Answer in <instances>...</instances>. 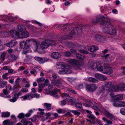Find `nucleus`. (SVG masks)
<instances>
[{"label": "nucleus", "instance_id": "20", "mask_svg": "<svg viewBox=\"0 0 125 125\" xmlns=\"http://www.w3.org/2000/svg\"><path fill=\"white\" fill-rule=\"evenodd\" d=\"M61 56V54L57 52H53L51 54V56L52 58L57 59L60 58Z\"/></svg>", "mask_w": 125, "mask_h": 125}, {"label": "nucleus", "instance_id": "60", "mask_svg": "<svg viewBox=\"0 0 125 125\" xmlns=\"http://www.w3.org/2000/svg\"><path fill=\"white\" fill-rule=\"evenodd\" d=\"M25 116V115L23 113H21L18 115L17 117L19 118H22Z\"/></svg>", "mask_w": 125, "mask_h": 125}, {"label": "nucleus", "instance_id": "28", "mask_svg": "<svg viewBox=\"0 0 125 125\" xmlns=\"http://www.w3.org/2000/svg\"><path fill=\"white\" fill-rule=\"evenodd\" d=\"M51 104L49 103H45L44 104V108L46 110H49L51 109Z\"/></svg>", "mask_w": 125, "mask_h": 125}, {"label": "nucleus", "instance_id": "23", "mask_svg": "<svg viewBox=\"0 0 125 125\" xmlns=\"http://www.w3.org/2000/svg\"><path fill=\"white\" fill-rule=\"evenodd\" d=\"M8 19L10 21H12L13 20V18L11 16H5L2 19L3 21H6L7 19Z\"/></svg>", "mask_w": 125, "mask_h": 125}, {"label": "nucleus", "instance_id": "13", "mask_svg": "<svg viewBox=\"0 0 125 125\" xmlns=\"http://www.w3.org/2000/svg\"><path fill=\"white\" fill-rule=\"evenodd\" d=\"M62 83L61 80L60 79H52L51 80V83L56 87L60 86L62 84Z\"/></svg>", "mask_w": 125, "mask_h": 125}, {"label": "nucleus", "instance_id": "48", "mask_svg": "<svg viewBox=\"0 0 125 125\" xmlns=\"http://www.w3.org/2000/svg\"><path fill=\"white\" fill-rule=\"evenodd\" d=\"M75 115L78 116L80 114V112L78 111L77 110H72L71 111Z\"/></svg>", "mask_w": 125, "mask_h": 125}, {"label": "nucleus", "instance_id": "29", "mask_svg": "<svg viewBox=\"0 0 125 125\" xmlns=\"http://www.w3.org/2000/svg\"><path fill=\"white\" fill-rule=\"evenodd\" d=\"M39 69L38 68L35 67L32 70L30 71V73L31 74H34V76H36L37 72L39 71Z\"/></svg>", "mask_w": 125, "mask_h": 125}, {"label": "nucleus", "instance_id": "15", "mask_svg": "<svg viewBox=\"0 0 125 125\" xmlns=\"http://www.w3.org/2000/svg\"><path fill=\"white\" fill-rule=\"evenodd\" d=\"M17 43L15 40H11L8 43L5 44V45L9 47H12L15 46Z\"/></svg>", "mask_w": 125, "mask_h": 125}, {"label": "nucleus", "instance_id": "17", "mask_svg": "<svg viewBox=\"0 0 125 125\" xmlns=\"http://www.w3.org/2000/svg\"><path fill=\"white\" fill-rule=\"evenodd\" d=\"M19 37L20 38H27L29 37V33L27 31H24L19 33Z\"/></svg>", "mask_w": 125, "mask_h": 125}, {"label": "nucleus", "instance_id": "49", "mask_svg": "<svg viewBox=\"0 0 125 125\" xmlns=\"http://www.w3.org/2000/svg\"><path fill=\"white\" fill-rule=\"evenodd\" d=\"M45 79L43 77L38 78L37 79V81L38 83H41L42 82L44 81L45 80Z\"/></svg>", "mask_w": 125, "mask_h": 125}, {"label": "nucleus", "instance_id": "33", "mask_svg": "<svg viewBox=\"0 0 125 125\" xmlns=\"http://www.w3.org/2000/svg\"><path fill=\"white\" fill-rule=\"evenodd\" d=\"M10 113L8 112H2L1 113V117H8L10 116Z\"/></svg>", "mask_w": 125, "mask_h": 125}, {"label": "nucleus", "instance_id": "30", "mask_svg": "<svg viewBox=\"0 0 125 125\" xmlns=\"http://www.w3.org/2000/svg\"><path fill=\"white\" fill-rule=\"evenodd\" d=\"M105 91V90L104 87H101L99 88L97 91L96 94L98 95H99L103 94Z\"/></svg>", "mask_w": 125, "mask_h": 125}, {"label": "nucleus", "instance_id": "16", "mask_svg": "<svg viewBox=\"0 0 125 125\" xmlns=\"http://www.w3.org/2000/svg\"><path fill=\"white\" fill-rule=\"evenodd\" d=\"M104 69V65L100 62H97V66L96 70L100 72L103 71Z\"/></svg>", "mask_w": 125, "mask_h": 125}, {"label": "nucleus", "instance_id": "5", "mask_svg": "<svg viewBox=\"0 0 125 125\" xmlns=\"http://www.w3.org/2000/svg\"><path fill=\"white\" fill-rule=\"evenodd\" d=\"M82 29L81 28L76 27L73 29L70 33L69 36L70 37H72L76 33H79L82 32Z\"/></svg>", "mask_w": 125, "mask_h": 125}, {"label": "nucleus", "instance_id": "32", "mask_svg": "<svg viewBox=\"0 0 125 125\" xmlns=\"http://www.w3.org/2000/svg\"><path fill=\"white\" fill-rule=\"evenodd\" d=\"M113 84L112 82H107L105 83L104 87L108 88V90L109 91V89L111 88Z\"/></svg>", "mask_w": 125, "mask_h": 125}, {"label": "nucleus", "instance_id": "61", "mask_svg": "<svg viewBox=\"0 0 125 125\" xmlns=\"http://www.w3.org/2000/svg\"><path fill=\"white\" fill-rule=\"evenodd\" d=\"M27 121L26 119L25 118L21 120V122L23 123L24 125H26V123Z\"/></svg>", "mask_w": 125, "mask_h": 125}, {"label": "nucleus", "instance_id": "55", "mask_svg": "<svg viewBox=\"0 0 125 125\" xmlns=\"http://www.w3.org/2000/svg\"><path fill=\"white\" fill-rule=\"evenodd\" d=\"M49 45H55L56 43L53 40H51L49 41L48 42Z\"/></svg>", "mask_w": 125, "mask_h": 125}, {"label": "nucleus", "instance_id": "24", "mask_svg": "<svg viewBox=\"0 0 125 125\" xmlns=\"http://www.w3.org/2000/svg\"><path fill=\"white\" fill-rule=\"evenodd\" d=\"M76 108L78 109L79 111H83L82 104L81 103H77L75 104Z\"/></svg>", "mask_w": 125, "mask_h": 125}, {"label": "nucleus", "instance_id": "43", "mask_svg": "<svg viewBox=\"0 0 125 125\" xmlns=\"http://www.w3.org/2000/svg\"><path fill=\"white\" fill-rule=\"evenodd\" d=\"M33 112L32 110L31 109L25 115V116L26 117H30L32 113Z\"/></svg>", "mask_w": 125, "mask_h": 125}, {"label": "nucleus", "instance_id": "64", "mask_svg": "<svg viewBox=\"0 0 125 125\" xmlns=\"http://www.w3.org/2000/svg\"><path fill=\"white\" fill-rule=\"evenodd\" d=\"M38 86L39 88L42 89L45 86L43 83H41L39 84Z\"/></svg>", "mask_w": 125, "mask_h": 125}, {"label": "nucleus", "instance_id": "12", "mask_svg": "<svg viewBox=\"0 0 125 125\" xmlns=\"http://www.w3.org/2000/svg\"><path fill=\"white\" fill-rule=\"evenodd\" d=\"M95 77L96 78L102 81H104L107 79V77L105 76L98 73H96Z\"/></svg>", "mask_w": 125, "mask_h": 125}, {"label": "nucleus", "instance_id": "47", "mask_svg": "<svg viewBox=\"0 0 125 125\" xmlns=\"http://www.w3.org/2000/svg\"><path fill=\"white\" fill-rule=\"evenodd\" d=\"M113 105L115 106L119 107V101L116 100L114 102Z\"/></svg>", "mask_w": 125, "mask_h": 125}, {"label": "nucleus", "instance_id": "52", "mask_svg": "<svg viewBox=\"0 0 125 125\" xmlns=\"http://www.w3.org/2000/svg\"><path fill=\"white\" fill-rule=\"evenodd\" d=\"M64 54L66 56L69 57L71 56V53L69 51H67L64 52Z\"/></svg>", "mask_w": 125, "mask_h": 125}, {"label": "nucleus", "instance_id": "34", "mask_svg": "<svg viewBox=\"0 0 125 125\" xmlns=\"http://www.w3.org/2000/svg\"><path fill=\"white\" fill-rule=\"evenodd\" d=\"M49 44L45 42H43L41 44V47L42 49H46L49 46Z\"/></svg>", "mask_w": 125, "mask_h": 125}, {"label": "nucleus", "instance_id": "44", "mask_svg": "<svg viewBox=\"0 0 125 125\" xmlns=\"http://www.w3.org/2000/svg\"><path fill=\"white\" fill-rule=\"evenodd\" d=\"M116 97L115 98L116 100L119 101L122 100L123 98V96L121 95H117L116 96Z\"/></svg>", "mask_w": 125, "mask_h": 125}, {"label": "nucleus", "instance_id": "8", "mask_svg": "<svg viewBox=\"0 0 125 125\" xmlns=\"http://www.w3.org/2000/svg\"><path fill=\"white\" fill-rule=\"evenodd\" d=\"M58 28L62 29L64 31L69 30L72 28L71 25L68 24L60 25L58 26Z\"/></svg>", "mask_w": 125, "mask_h": 125}, {"label": "nucleus", "instance_id": "10", "mask_svg": "<svg viewBox=\"0 0 125 125\" xmlns=\"http://www.w3.org/2000/svg\"><path fill=\"white\" fill-rule=\"evenodd\" d=\"M60 91V89H57L56 88H54L50 93V95L53 96L55 97L59 98L60 96L57 94L58 92H59Z\"/></svg>", "mask_w": 125, "mask_h": 125}, {"label": "nucleus", "instance_id": "2", "mask_svg": "<svg viewBox=\"0 0 125 125\" xmlns=\"http://www.w3.org/2000/svg\"><path fill=\"white\" fill-rule=\"evenodd\" d=\"M68 62L69 63L74 66L77 69H80V68L82 67L81 62L77 60L71 59L68 60Z\"/></svg>", "mask_w": 125, "mask_h": 125}, {"label": "nucleus", "instance_id": "36", "mask_svg": "<svg viewBox=\"0 0 125 125\" xmlns=\"http://www.w3.org/2000/svg\"><path fill=\"white\" fill-rule=\"evenodd\" d=\"M6 55V52H3L0 55V60L1 61V63L3 62V61L5 59V57Z\"/></svg>", "mask_w": 125, "mask_h": 125}, {"label": "nucleus", "instance_id": "19", "mask_svg": "<svg viewBox=\"0 0 125 125\" xmlns=\"http://www.w3.org/2000/svg\"><path fill=\"white\" fill-rule=\"evenodd\" d=\"M89 104L90 106H91L95 110H98L99 109V105L95 103L93 104L91 102H89Z\"/></svg>", "mask_w": 125, "mask_h": 125}, {"label": "nucleus", "instance_id": "46", "mask_svg": "<svg viewBox=\"0 0 125 125\" xmlns=\"http://www.w3.org/2000/svg\"><path fill=\"white\" fill-rule=\"evenodd\" d=\"M78 51L80 53H83L85 54H87L88 53V52L84 50L83 49H78Z\"/></svg>", "mask_w": 125, "mask_h": 125}, {"label": "nucleus", "instance_id": "27", "mask_svg": "<svg viewBox=\"0 0 125 125\" xmlns=\"http://www.w3.org/2000/svg\"><path fill=\"white\" fill-rule=\"evenodd\" d=\"M34 59L40 63H43L45 62L44 60L42 57L36 56L34 57Z\"/></svg>", "mask_w": 125, "mask_h": 125}, {"label": "nucleus", "instance_id": "3", "mask_svg": "<svg viewBox=\"0 0 125 125\" xmlns=\"http://www.w3.org/2000/svg\"><path fill=\"white\" fill-rule=\"evenodd\" d=\"M62 95L66 97L67 100L69 102V104L73 105L76 101L75 99L69 96V95L66 93H63Z\"/></svg>", "mask_w": 125, "mask_h": 125}, {"label": "nucleus", "instance_id": "62", "mask_svg": "<svg viewBox=\"0 0 125 125\" xmlns=\"http://www.w3.org/2000/svg\"><path fill=\"white\" fill-rule=\"evenodd\" d=\"M28 90L25 88H23L21 90V92H27L28 91Z\"/></svg>", "mask_w": 125, "mask_h": 125}, {"label": "nucleus", "instance_id": "4", "mask_svg": "<svg viewBox=\"0 0 125 125\" xmlns=\"http://www.w3.org/2000/svg\"><path fill=\"white\" fill-rule=\"evenodd\" d=\"M32 43L33 44V48L36 51L38 48V46H39V44H38L36 41L34 39H30L27 40L25 42V44H28L29 43Z\"/></svg>", "mask_w": 125, "mask_h": 125}, {"label": "nucleus", "instance_id": "14", "mask_svg": "<svg viewBox=\"0 0 125 125\" xmlns=\"http://www.w3.org/2000/svg\"><path fill=\"white\" fill-rule=\"evenodd\" d=\"M94 39L96 40L99 42H102L105 40L104 37L99 34L95 35Z\"/></svg>", "mask_w": 125, "mask_h": 125}, {"label": "nucleus", "instance_id": "54", "mask_svg": "<svg viewBox=\"0 0 125 125\" xmlns=\"http://www.w3.org/2000/svg\"><path fill=\"white\" fill-rule=\"evenodd\" d=\"M17 57L14 55H11L10 58V60L12 61H14L16 60Z\"/></svg>", "mask_w": 125, "mask_h": 125}, {"label": "nucleus", "instance_id": "9", "mask_svg": "<svg viewBox=\"0 0 125 125\" xmlns=\"http://www.w3.org/2000/svg\"><path fill=\"white\" fill-rule=\"evenodd\" d=\"M108 19H109L108 18H107L106 19H105L104 16L101 15H99L97 17L96 20L97 22L101 21V24L103 25H105V24H103L104 22V21H106L107 22V20Z\"/></svg>", "mask_w": 125, "mask_h": 125}, {"label": "nucleus", "instance_id": "58", "mask_svg": "<svg viewBox=\"0 0 125 125\" xmlns=\"http://www.w3.org/2000/svg\"><path fill=\"white\" fill-rule=\"evenodd\" d=\"M67 90L68 91L71 92L72 93L74 94H76V92L74 90L72 89V88H68Z\"/></svg>", "mask_w": 125, "mask_h": 125}, {"label": "nucleus", "instance_id": "35", "mask_svg": "<svg viewBox=\"0 0 125 125\" xmlns=\"http://www.w3.org/2000/svg\"><path fill=\"white\" fill-rule=\"evenodd\" d=\"M118 85L119 91H123L125 90V84L124 83H122Z\"/></svg>", "mask_w": 125, "mask_h": 125}, {"label": "nucleus", "instance_id": "38", "mask_svg": "<svg viewBox=\"0 0 125 125\" xmlns=\"http://www.w3.org/2000/svg\"><path fill=\"white\" fill-rule=\"evenodd\" d=\"M91 67L92 69L96 70L97 66V62L95 63L94 62H92L90 64Z\"/></svg>", "mask_w": 125, "mask_h": 125}, {"label": "nucleus", "instance_id": "21", "mask_svg": "<svg viewBox=\"0 0 125 125\" xmlns=\"http://www.w3.org/2000/svg\"><path fill=\"white\" fill-rule=\"evenodd\" d=\"M110 92H114L119 91L118 85H113V84L111 88H110L109 89Z\"/></svg>", "mask_w": 125, "mask_h": 125}, {"label": "nucleus", "instance_id": "56", "mask_svg": "<svg viewBox=\"0 0 125 125\" xmlns=\"http://www.w3.org/2000/svg\"><path fill=\"white\" fill-rule=\"evenodd\" d=\"M7 82L6 81H3L2 82L0 85V86L1 88L4 87L6 84Z\"/></svg>", "mask_w": 125, "mask_h": 125}, {"label": "nucleus", "instance_id": "22", "mask_svg": "<svg viewBox=\"0 0 125 125\" xmlns=\"http://www.w3.org/2000/svg\"><path fill=\"white\" fill-rule=\"evenodd\" d=\"M10 33L12 35V37L14 38H19V33L16 31L15 30H11L10 31Z\"/></svg>", "mask_w": 125, "mask_h": 125}, {"label": "nucleus", "instance_id": "50", "mask_svg": "<svg viewBox=\"0 0 125 125\" xmlns=\"http://www.w3.org/2000/svg\"><path fill=\"white\" fill-rule=\"evenodd\" d=\"M57 113L59 114L64 113H65V110L61 109H58L57 111Z\"/></svg>", "mask_w": 125, "mask_h": 125}, {"label": "nucleus", "instance_id": "53", "mask_svg": "<svg viewBox=\"0 0 125 125\" xmlns=\"http://www.w3.org/2000/svg\"><path fill=\"white\" fill-rule=\"evenodd\" d=\"M66 99L62 100L60 102V104L62 106L66 104Z\"/></svg>", "mask_w": 125, "mask_h": 125}, {"label": "nucleus", "instance_id": "63", "mask_svg": "<svg viewBox=\"0 0 125 125\" xmlns=\"http://www.w3.org/2000/svg\"><path fill=\"white\" fill-rule=\"evenodd\" d=\"M120 112L122 114L125 115V108L121 109L120 110Z\"/></svg>", "mask_w": 125, "mask_h": 125}, {"label": "nucleus", "instance_id": "7", "mask_svg": "<svg viewBox=\"0 0 125 125\" xmlns=\"http://www.w3.org/2000/svg\"><path fill=\"white\" fill-rule=\"evenodd\" d=\"M104 68L103 73L104 74H109L112 73V70L111 67H110L107 66L105 64H104Z\"/></svg>", "mask_w": 125, "mask_h": 125}, {"label": "nucleus", "instance_id": "59", "mask_svg": "<svg viewBox=\"0 0 125 125\" xmlns=\"http://www.w3.org/2000/svg\"><path fill=\"white\" fill-rule=\"evenodd\" d=\"M21 81V80H20V78L19 77H18L15 81V84L16 85L19 84Z\"/></svg>", "mask_w": 125, "mask_h": 125}, {"label": "nucleus", "instance_id": "6", "mask_svg": "<svg viewBox=\"0 0 125 125\" xmlns=\"http://www.w3.org/2000/svg\"><path fill=\"white\" fill-rule=\"evenodd\" d=\"M102 58L104 61L108 62H110L113 61L114 58L109 54L102 56Z\"/></svg>", "mask_w": 125, "mask_h": 125}, {"label": "nucleus", "instance_id": "11", "mask_svg": "<svg viewBox=\"0 0 125 125\" xmlns=\"http://www.w3.org/2000/svg\"><path fill=\"white\" fill-rule=\"evenodd\" d=\"M97 87L94 84L87 85L86 87V89L90 92L94 91L97 89Z\"/></svg>", "mask_w": 125, "mask_h": 125}, {"label": "nucleus", "instance_id": "39", "mask_svg": "<svg viewBox=\"0 0 125 125\" xmlns=\"http://www.w3.org/2000/svg\"><path fill=\"white\" fill-rule=\"evenodd\" d=\"M70 70L65 69H63L59 71V73L60 74H65L68 73L69 72Z\"/></svg>", "mask_w": 125, "mask_h": 125}, {"label": "nucleus", "instance_id": "42", "mask_svg": "<svg viewBox=\"0 0 125 125\" xmlns=\"http://www.w3.org/2000/svg\"><path fill=\"white\" fill-rule=\"evenodd\" d=\"M88 81L91 82L96 83L98 82V80L95 78L93 77H89L88 79Z\"/></svg>", "mask_w": 125, "mask_h": 125}, {"label": "nucleus", "instance_id": "1", "mask_svg": "<svg viewBox=\"0 0 125 125\" xmlns=\"http://www.w3.org/2000/svg\"><path fill=\"white\" fill-rule=\"evenodd\" d=\"M107 21V22L106 21L104 22L103 24H105V26L103 29V31L105 33H108L111 35L116 34V31L115 28L111 24L110 19H108Z\"/></svg>", "mask_w": 125, "mask_h": 125}, {"label": "nucleus", "instance_id": "18", "mask_svg": "<svg viewBox=\"0 0 125 125\" xmlns=\"http://www.w3.org/2000/svg\"><path fill=\"white\" fill-rule=\"evenodd\" d=\"M29 100H30L32 99L34 97H36V98H38L40 96V95L38 94L33 93H31L30 94H28Z\"/></svg>", "mask_w": 125, "mask_h": 125}, {"label": "nucleus", "instance_id": "57", "mask_svg": "<svg viewBox=\"0 0 125 125\" xmlns=\"http://www.w3.org/2000/svg\"><path fill=\"white\" fill-rule=\"evenodd\" d=\"M9 120H5L3 122V125H9Z\"/></svg>", "mask_w": 125, "mask_h": 125}, {"label": "nucleus", "instance_id": "31", "mask_svg": "<svg viewBox=\"0 0 125 125\" xmlns=\"http://www.w3.org/2000/svg\"><path fill=\"white\" fill-rule=\"evenodd\" d=\"M104 114L106 116L108 117L111 119H114L113 115L110 113L109 112L106 111H105L104 112Z\"/></svg>", "mask_w": 125, "mask_h": 125}, {"label": "nucleus", "instance_id": "51", "mask_svg": "<svg viewBox=\"0 0 125 125\" xmlns=\"http://www.w3.org/2000/svg\"><path fill=\"white\" fill-rule=\"evenodd\" d=\"M125 106V102L122 101H119V107Z\"/></svg>", "mask_w": 125, "mask_h": 125}, {"label": "nucleus", "instance_id": "37", "mask_svg": "<svg viewBox=\"0 0 125 125\" xmlns=\"http://www.w3.org/2000/svg\"><path fill=\"white\" fill-rule=\"evenodd\" d=\"M76 57L77 59L79 60H83L85 58V57L79 53H77L76 54Z\"/></svg>", "mask_w": 125, "mask_h": 125}, {"label": "nucleus", "instance_id": "25", "mask_svg": "<svg viewBox=\"0 0 125 125\" xmlns=\"http://www.w3.org/2000/svg\"><path fill=\"white\" fill-rule=\"evenodd\" d=\"M99 49L98 48L94 45L89 46L88 50L91 52H93Z\"/></svg>", "mask_w": 125, "mask_h": 125}, {"label": "nucleus", "instance_id": "40", "mask_svg": "<svg viewBox=\"0 0 125 125\" xmlns=\"http://www.w3.org/2000/svg\"><path fill=\"white\" fill-rule=\"evenodd\" d=\"M0 35L3 37H6L8 35V33L5 31H2L0 32Z\"/></svg>", "mask_w": 125, "mask_h": 125}, {"label": "nucleus", "instance_id": "41", "mask_svg": "<svg viewBox=\"0 0 125 125\" xmlns=\"http://www.w3.org/2000/svg\"><path fill=\"white\" fill-rule=\"evenodd\" d=\"M67 38H68L66 36H65V37H61L58 40V41L59 42L61 43L62 44H63L64 43V42L63 40H65Z\"/></svg>", "mask_w": 125, "mask_h": 125}, {"label": "nucleus", "instance_id": "45", "mask_svg": "<svg viewBox=\"0 0 125 125\" xmlns=\"http://www.w3.org/2000/svg\"><path fill=\"white\" fill-rule=\"evenodd\" d=\"M76 44H74L73 43L70 42H68L67 44V46L70 47H74L76 45Z\"/></svg>", "mask_w": 125, "mask_h": 125}, {"label": "nucleus", "instance_id": "26", "mask_svg": "<svg viewBox=\"0 0 125 125\" xmlns=\"http://www.w3.org/2000/svg\"><path fill=\"white\" fill-rule=\"evenodd\" d=\"M17 28L18 31L20 33L26 30L25 27L22 25H18Z\"/></svg>", "mask_w": 125, "mask_h": 125}]
</instances>
